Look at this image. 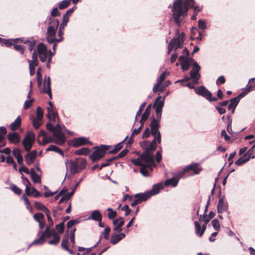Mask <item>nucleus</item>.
Wrapping results in <instances>:
<instances>
[{"mask_svg": "<svg viewBox=\"0 0 255 255\" xmlns=\"http://www.w3.org/2000/svg\"><path fill=\"white\" fill-rule=\"evenodd\" d=\"M126 235L124 233H120L117 235H112L111 239V243L113 245L117 244L123 239L125 238Z\"/></svg>", "mask_w": 255, "mask_h": 255, "instance_id": "obj_31", "label": "nucleus"}, {"mask_svg": "<svg viewBox=\"0 0 255 255\" xmlns=\"http://www.w3.org/2000/svg\"><path fill=\"white\" fill-rule=\"evenodd\" d=\"M160 120L161 119L158 117V118H156L155 119H153L152 120L150 125L151 134L152 135L161 134L159 130Z\"/></svg>", "mask_w": 255, "mask_h": 255, "instance_id": "obj_13", "label": "nucleus"}, {"mask_svg": "<svg viewBox=\"0 0 255 255\" xmlns=\"http://www.w3.org/2000/svg\"><path fill=\"white\" fill-rule=\"evenodd\" d=\"M28 152L25 155L26 163L28 165H30L34 160L36 157L37 152L36 150H33Z\"/></svg>", "mask_w": 255, "mask_h": 255, "instance_id": "obj_23", "label": "nucleus"}, {"mask_svg": "<svg viewBox=\"0 0 255 255\" xmlns=\"http://www.w3.org/2000/svg\"><path fill=\"white\" fill-rule=\"evenodd\" d=\"M73 194H74V191H72L71 192L68 193L66 195H62V197L58 201V203L61 204L64 201H68L69 199H70V198L72 197V196L73 195Z\"/></svg>", "mask_w": 255, "mask_h": 255, "instance_id": "obj_44", "label": "nucleus"}, {"mask_svg": "<svg viewBox=\"0 0 255 255\" xmlns=\"http://www.w3.org/2000/svg\"><path fill=\"white\" fill-rule=\"evenodd\" d=\"M47 21L48 22V26L47 28L51 29L57 30L58 25L59 24V21L57 19L49 16L47 18Z\"/></svg>", "mask_w": 255, "mask_h": 255, "instance_id": "obj_25", "label": "nucleus"}, {"mask_svg": "<svg viewBox=\"0 0 255 255\" xmlns=\"http://www.w3.org/2000/svg\"><path fill=\"white\" fill-rule=\"evenodd\" d=\"M30 175L32 181L35 183H40L41 182V177L38 175L33 168L30 169Z\"/></svg>", "mask_w": 255, "mask_h": 255, "instance_id": "obj_32", "label": "nucleus"}, {"mask_svg": "<svg viewBox=\"0 0 255 255\" xmlns=\"http://www.w3.org/2000/svg\"><path fill=\"white\" fill-rule=\"evenodd\" d=\"M46 151H54V152L59 153V154L61 155L62 156H64L63 151L58 146L54 145H50L46 149Z\"/></svg>", "mask_w": 255, "mask_h": 255, "instance_id": "obj_36", "label": "nucleus"}, {"mask_svg": "<svg viewBox=\"0 0 255 255\" xmlns=\"http://www.w3.org/2000/svg\"><path fill=\"white\" fill-rule=\"evenodd\" d=\"M164 188V185L162 183H159L154 184L152 186L151 190L147 191V193L151 197L152 196L155 195L160 192V191Z\"/></svg>", "mask_w": 255, "mask_h": 255, "instance_id": "obj_19", "label": "nucleus"}, {"mask_svg": "<svg viewBox=\"0 0 255 255\" xmlns=\"http://www.w3.org/2000/svg\"><path fill=\"white\" fill-rule=\"evenodd\" d=\"M44 91L45 93L47 94L50 99L52 98V92L51 89V80L49 77H45V81L43 84Z\"/></svg>", "mask_w": 255, "mask_h": 255, "instance_id": "obj_21", "label": "nucleus"}, {"mask_svg": "<svg viewBox=\"0 0 255 255\" xmlns=\"http://www.w3.org/2000/svg\"><path fill=\"white\" fill-rule=\"evenodd\" d=\"M60 128L56 129L57 135L56 139H55L54 142L58 145H62L66 141L64 133L63 130L66 131V129L64 125H61L59 123Z\"/></svg>", "mask_w": 255, "mask_h": 255, "instance_id": "obj_9", "label": "nucleus"}, {"mask_svg": "<svg viewBox=\"0 0 255 255\" xmlns=\"http://www.w3.org/2000/svg\"><path fill=\"white\" fill-rule=\"evenodd\" d=\"M142 128L140 126L137 128H135L132 132L131 136L129 139L128 142H130L132 140V137L135 135L138 134L141 131Z\"/></svg>", "mask_w": 255, "mask_h": 255, "instance_id": "obj_55", "label": "nucleus"}, {"mask_svg": "<svg viewBox=\"0 0 255 255\" xmlns=\"http://www.w3.org/2000/svg\"><path fill=\"white\" fill-rule=\"evenodd\" d=\"M70 4V0H63L59 3V8L60 9H63L67 7Z\"/></svg>", "mask_w": 255, "mask_h": 255, "instance_id": "obj_49", "label": "nucleus"}, {"mask_svg": "<svg viewBox=\"0 0 255 255\" xmlns=\"http://www.w3.org/2000/svg\"><path fill=\"white\" fill-rule=\"evenodd\" d=\"M113 223L115 226L113 230L117 232H121L122 231V227L124 225L125 221L124 218L121 217L114 220Z\"/></svg>", "mask_w": 255, "mask_h": 255, "instance_id": "obj_20", "label": "nucleus"}, {"mask_svg": "<svg viewBox=\"0 0 255 255\" xmlns=\"http://www.w3.org/2000/svg\"><path fill=\"white\" fill-rule=\"evenodd\" d=\"M46 128L47 130H49L50 131H51L53 133V135L54 138H55V139H56V135H57V132H56V129H58L60 128L59 126V122L56 124V125L54 127L53 125L50 123H48L46 124Z\"/></svg>", "mask_w": 255, "mask_h": 255, "instance_id": "obj_30", "label": "nucleus"}, {"mask_svg": "<svg viewBox=\"0 0 255 255\" xmlns=\"http://www.w3.org/2000/svg\"><path fill=\"white\" fill-rule=\"evenodd\" d=\"M74 160L80 170L85 168L87 164V162L85 159L80 157L77 158Z\"/></svg>", "mask_w": 255, "mask_h": 255, "instance_id": "obj_34", "label": "nucleus"}, {"mask_svg": "<svg viewBox=\"0 0 255 255\" xmlns=\"http://www.w3.org/2000/svg\"><path fill=\"white\" fill-rule=\"evenodd\" d=\"M128 138V136H127L122 141L115 145L114 148L112 150L110 151L109 152L111 153H115L120 150L123 147V143Z\"/></svg>", "mask_w": 255, "mask_h": 255, "instance_id": "obj_39", "label": "nucleus"}, {"mask_svg": "<svg viewBox=\"0 0 255 255\" xmlns=\"http://www.w3.org/2000/svg\"><path fill=\"white\" fill-rule=\"evenodd\" d=\"M192 69L190 71V78L192 80V81L195 84H198V81L201 77L200 71L201 70V66L198 64L197 62H195L192 65Z\"/></svg>", "mask_w": 255, "mask_h": 255, "instance_id": "obj_5", "label": "nucleus"}, {"mask_svg": "<svg viewBox=\"0 0 255 255\" xmlns=\"http://www.w3.org/2000/svg\"><path fill=\"white\" fill-rule=\"evenodd\" d=\"M151 110V105H149L146 108L145 111L141 116V121H146L148 119Z\"/></svg>", "mask_w": 255, "mask_h": 255, "instance_id": "obj_42", "label": "nucleus"}, {"mask_svg": "<svg viewBox=\"0 0 255 255\" xmlns=\"http://www.w3.org/2000/svg\"><path fill=\"white\" fill-rule=\"evenodd\" d=\"M194 225L195 227L196 234L200 237V234L201 233V231L202 230L201 229V226L198 221H195L194 222Z\"/></svg>", "mask_w": 255, "mask_h": 255, "instance_id": "obj_59", "label": "nucleus"}, {"mask_svg": "<svg viewBox=\"0 0 255 255\" xmlns=\"http://www.w3.org/2000/svg\"><path fill=\"white\" fill-rule=\"evenodd\" d=\"M49 234L50 236H47V238H49L52 237L53 239L49 241L48 243L51 245H57L60 241V237L59 235L53 229H50L49 228Z\"/></svg>", "mask_w": 255, "mask_h": 255, "instance_id": "obj_15", "label": "nucleus"}, {"mask_svg": "<svg viewBox=\"0 0 255 255\" xmlns=\"http://www.w3.org/2000/svg\"><path fill=\"white\" fill-rule=\"evenodd\" d=\"M176 38V44L175 48V50H176L177 48H181L183 46V43L184 39L180 38L178 37L175 38Z\"/></svg>", "mask_w": 255, "mask_h": 255, "instance_id": "obj_48", "label": "nucleus"}, {"mask_svg": "<svg viewBox=\"0 0 255 255\" xmlns=\"http://www.w3.org/2000/svg\"><path fill=\"white\" fill-rule=\"evenodd\" d=\"M195 3L194 0H174L172 8L173 17L175 22L180 26L182 20V17H184L187 11L193 7Z\"/></svg>", "mask_w": 255, "mask_h": 255, "instance_id": "obj_1", "label": "nucleus"}, {"mask_svg": "<svg viewBox=\"0 0 255 255\" xmlns=\"http://www.w3.org/2000/svg\"><path fill=\"white\" fill-rule=\"evenodd\" d=\"M87 220H93L94 221H98L102 220V215L100 211L98 210H94L91 215L88 217Z\"/></svg>", "mask_w": 255, "mask_h": 255, "instance_id": "obj_27", "label": "nucleus"}, {"mask_svg": "<svg viewBox=\"0 0 255 255\" xmlns=\"http://www.w3.org/2000/svg\"><path fill=\"white\" fill-rule=\"evenodd\" d=\"M35 207L36 209L43 211L46 209V207L41 203L39 202H35L34 203Z\"/></svg>", "mask_w": 255, "mask_h": 255, "instance_id": "obj_63", "label": "nucleus"}, {"mask_svg": "<svg viewBox=\"0 0 255 255\" xmlns=\"http://www.w3.org/2000/svg\"><path fill=\"white\" fill-rule=\"evenodd\" d=\"M37 81L38 83V85L40 86L41 84V79H42V74H41V68L40 67H38L37 69Z\"/></svg>", "mask_w": 255, "mask_h": 255, "instance_id": "obj_51", "label": "nucleus"}, {"mask_svg": "<svg viewBox=\"0 0 255 255\" xmlns=\"http://www.w3.org/2000/svg\"><path fill=\"white\" fill-rule=\"evenodd\" d=\"M90 150L88 148L83 147L75 151V154L76 155H87L89 153Z\"/></svg>", "mask_w": 255, "mask_h": 255, "instance_id": "obj_43", "label": "nucleus"}, {"mask_svg": "<svg viewBox=\"0 0 255 255\" xmlns=\"http://www.w3.org/2000/svg\"><path fill=\"white\" fill-rule=\"evenodd\" d=\"M200 171L201 169L198 167V164L196 163H193L186 166L182 172H183V175L185 173H187L188 175L192 176L199 174Z\"/></svg>", "mask_w": 255, "mask_h": 255, "instance_id": "obj_10", "label": "nucleus"}, {"mask_svg": "<svg viewBox=\"0 0 255 255\" xmlns=\"http://www.w3.org/2000/svg\"><path fill=\"white\" fill-rule=\"evenodd\" d=\"M183 177V172H180L178 174L171 178L168 179L165 181V185H171L175 187L177 185L180 178Z\"/></svg>", "mask_w": 255, "mask_h": 255, "instance_id": "obj_16", "label": "nucleus"}, {"mask_svg": "<svg viewBox=\"0 0 255 255\" xmlns=\"http://www.w3.org/2000/svg\"><path fill=\"white\" fill-rule=\"evenodd\" d=\"M134 199L139 203H140L143 201H146L147 199L150 198L147 192L144 193H137L134 195Z\"/></svg>", "mask_w": 255, "mask_h": 255, "instance_id": "obj_26", "label": "nucleus"}, {"mask_svg": "<svg viewBox=\"0 0 255 255\" xmlns=\"http://www.w3.org/2000/svg\"><path fill=\"white\" fill-rule=\"evenodd\" d=\"M212 224L214 229L216 230L219 231L220 228V225L219 221L215 219L212 221Z\"/></svg>", "mask_w": 255, "mask_h": 255, "instance_id": "obj_57", "label": "nucleus"}, {"mask_svg": "<svg viewBox=\"0 0 255 255\" xmlns=\"http://www.w3.org/2000/svg\"><path fill=\"white\" fill-rule=\"evenodd\" d=\"M33 217L34 220L38 223L39 222L44 220V216L43 214L38 213L35 214Z\"/></svg>", "mask_w": 255, "mask_h": 255, "instance_id": "obj_53", "label": "nucleus"}, {"mask_svg": "<svg viewBox=\"0 0 255 255\" xmlns=\"http://www.w3.org/2000/svg\"><path fill=\"white\" fill-rule=\"evenodd\" d=\"M49 232V226H46L45 230L42 232L39 238L33 241L30 245V246L34 245L43 244L45 242V238H47V236H50Z\"/></svg>", "mask_w": 255, "mask_h": 255, "instance_id": "obj_14", "label": "nucleus"}, {"mask_svg": "<svg viewBox=\"0 0 255 255\" xmlns=\"http://www.w3.org/2000/svg\"><path fill=\"white\" fill-rule=\"evenodd\" d=\"M12 154L16 158V159L22 157L21 150L19 148L13 149L12 150Z\"/></svg>", "mask_w": 255, "mask_h": 255, "instance_id": "obj_56", "label": "nucleus"}, {"mask_svg": "<svg viewBox=\"0 0 255 255\" xmlns=\"http://www.w3.org/2000/svg\"><path fill=\"white\" fill-rule=\"evenodd\" d=\"M33 127L38 129L42 124V119L34 117L32 119Z\"/></svg>", "mask_w": 255, "mask_h": 255, "instance_id": "obj_40", "label": "nucleus"}, {"mask_svg": "<svg viewBox=\"0 0 255 255\" xmlns=\"http://www.w3.org/2000/svg\"><path fill=\"white\" fill-rule=\"evenodd\" d=\"M10 189L16 194L20 195L21 193V190L14 184L10 186Z\"/></svg>", "mask_w": 255, "mask_h": 255, "instance_id": "obj_52", "label": "nucleus"}, {"mask_svg": "<svg viewBox=\"0 0 255 255\" xmlns=\"http://www.w3.org/2000/svg\"><path fill=\"white\" fill-rule=\"evenodd\" d=\"M56 229L58 230L59 233H63L64 229V222H62L60 224L56 226Z\"/></svg>", "mask_w": 255, "mask_h": 255, "instance_id": "obj_64", "label": "nucleus"}, {"mask_svg": "<svg viewBox=\"0 0 255 255\" xmlns=\"http://www.w3.org/2000/svg\"><path fill=\"white\" fill-rule=\"evenodd\" d=\"M24 43L26 44L28 46V50L30 51H32L35 48L36 45V42L34 40H25Z\"/></svg>", "mask_w": 255, "mask_h": 255, "instance_id": "obj_41", "label": "nucleus"}, {"mask_svg": "<svg viewBox=\"0 0 255 255\" xmlns=\"http://www.w3.org/2000/svg\"><path fill=\"white\" fill-rule=\"evenodd\" d=\"M23 183L25 186V193L27 196H30L32 193L30 192L31 184L29 180L26 178L24 180H23Z\"/></svg>", "mask_w": 255, "mask_h": 255, "instance_id": "obj_37", "label": "nucleus"}, {"mask_svg": "<svg viewBox=\"0 0 255 255\" xmlns=\"http://www.w3.org/2000/svg\"><path fill=\"white\" fill-rule=\"evenodd\" d=\"M7 138L9 141L13 144H16L19 142L20 138L16 132H9L7 135Z\"/></svg>", "mask_w": 255, "mask_h": 255, "instance_id": "obj_28", "label": "nucleus"}, {"mask_svg": "<svg viewBox=\"0 0 255 255\" xmlns=\"http://www.w3.org/2000/svg\"><path fill=\"white\" fill-rule=\"evenodd\" d=\"M37 53L40 61L45 62L48 59V50L47 46L43 43H40L37 46Z\"/></svg>", "mask_w": 255, "mask_h": 255, "instance_id": "obj_8", "label": "nucleus"}, {"mask_svg": "<svg viewBox=\"0 0 255 255\" xmlns=\"http://www.w3.org/2000/svg\"><path fill=\"white\" fill-rule=\"evenodd\" d=\"M33 102H34V99H33V98L30 99L29 100H26L24 102V109L25 110H26V109H28L29 108H30Z\"/></svg>", "mask_w": 255, "mask_h": 255, "instance_id": "obj_61", "label": "nucleus"}, {"mask_svg": "<svg viewBox=\"0 0 255 255\" xmlns=\"http://www.w3.org/2000/svg\"><path fill=\"white\" fill-rule=\"evenodd\" d=\"M55 139H53L50 136L47 134L44 138H43L42 142L39 140H38V143L40 145H45L48 143L54 142Z\"/></svg>", "mask_w": 255, "mask_h": 255, "instance_id": "obj_38", "label": "nucleus"}, {"mask_svg": "<svg viewBox=\"0 0 255 255\" xmlns=\"http://www.w3.org/2000/svg\"><path fill=\"white\" fill-rule=\"evenodd\" d=\"M108 146L105 145L94 147L95 150L90 155V158L93 162L100 159L104 157L106 151L108 150Z\"/></svg>", "mask_w": 255, "mask_h": 255, "instance_id": "obj_3", "label": "nucleus"}, {"mask_svg": "<svg viewBox=\"0 0 255 255\" xmlns=\"http://www.w3.org/2000/svg\"><path fill=\"white\" fill-rule=\"evenodd\" d=\"M35 141V135L32 132L27 133L22 140V144L24 149L27 151H29Z\"/></svg>", "mask_w": 255, "mask_h": 255, "instance_id": "obj_6", "label": "nucleus"}, {"mask_svg": "<svg viewBox=\"0 0 255 255\" xmlns=\"http://www.w3.org/2000/svg\"><path fill=\"white\" fill-rule=\"evenodd\" d=\"M48 105L49 106L47 107V114L46 117L50 121H55L56 118L58 117L56 109L51 101L48 102Z\"/></svg>", "mask_w": 255, "mask_h": 255, "instance_id": "obj_11", "label": "nucleus"}, {"mask_svg": "<svg viewBox=\"0 0 255 255\" xmlns=\"http://www.w3.org/2000/svg\"><path fill=\"white\" fill-rule=\"evenodd\" d=\"M69 21V18L67 16H63L62 21L60 25L59 28L62 29H64L65 27L67 25V24Z\"/></svg>", "mask_w": 255, "mask_h": 255, "instance_id": "obj_54", "label": "nucleus"}, {"mask_svg": "<svg viewBox=\"0 0 255 255\" xmlns=\"http://www.w3.org/2000/svg\"><path fill=\"white\" fill-rule=\"evenodd\" d=\"M240 99H239V97H235L230 100L228 109L229 110H232V114L234 113L235 109L240 102Z\"/></svg>", "mask_w": 255, "mask_h": 255, "instance_id": "obj_29", "label": "nucleus"}, {"mask_svg": "<svg viewBox=\"0 0 255 255\" xmlns=\"http://www.w3.org/2000/svg\"><path fill=\"white\" fill-rule=\"evenodd\" d=\"M165 96H164L163 98L161 96H158L155 100L153 107L155 109L156 113V118L161 119L162 109L164 106V100Z\"/></svg>", "mask_w": 255, "mask_h": 255, "instance_id": "obj_7", "label": "nucleus"}, {"mask_svg": "<svg viewBox=\"0 0 255 255\" xmlns=\"http://www.w3.org/2000/svg\"><path fill=\"white\" fill-rule=\"evenodd\" d=\"M90 143H91V142L88 140V138L85 137L75 138L73 139V145L76 147H78L85 144Z\"/></svg>", "mask_w": 255, "mask_h": 255, "instance_id": "obj_24", "label": "nucleus"}, {"mask_svg": "<svg viewBox=\"0 0 255 255\" xmlns=\"http://www.w3.org/2000/svg\"><path fill=\"white\" fill-rule=\"evenodd\" d=\"M250 144H252V147L249 149L244 154V155L247 158H249V160L250 158H254L255 156L253 155V149L255 147V140L253 141H251L250 142Z\"/></svg>", "mask_w": 255, "mask_h": 255, "instance_id": "obj_33", "label": "nucleus"}, {"mask_svg": "<svg viewBox=\"0 0 255 255\" xmlns=\"http://www.w3.org/2000/svg\"><path fill=\"white\" fill-rule=\"evenodd\" d=\"M169 73L166 71L163 72L161 75L157 78L156 83L153 88V91L154 93L157 92L158 88L160 87L162 82L165 80L167 75H168Z\"/></svg>", "mask_w": 255, "mask_h": 255, "instance_id": "obj_22", "label": "nucleus"}, {"mask_svg": "<svg viewBox=\"0 0 255 255\" xmlns=\"http://www.w3.org/2000/svg\"><path fill=\"white\" fill-rule=\"evenodd\" d=\"M156 147L157 143H155L154 141H151L139 158L131 159V162L136 166H149L152 169V167H155L156 166L152 152L156 149Z\"/></svg>", "mask_w": 255, "mask_h": 255, "instance_id": "obj_2", "label": "nucleus"}, {"mask_svg": "<svg viewBox=\"0 0 255 255\" xmlns=\"http://www.w3.org/2000/svg\"><path fill=\"white\" fill-rule=\"evenodd\" d=\"M107 211L109 212L108 217L109 219H113L117 216V212L116 211H114L112 208H108Z\"/></svg>", "mask_w": 255, "mask_h": 255, "instance_id": "obj_50", "label": "nucleus"}, {"mask_svg": "<svg viewBox=\"0 0 255 255\" xmlns=\"http://www.w3.org/2000/svg\"><path fill=\"white\" fill-rule=\"evenodd\" d=\"M21 125V119L19 116L17 117L15 121L10 125L11 130H14L17 129Z\"/></svg>", "mask_w": 255, "mask_h": 255, "instance_id": "obj_35", "label": "nucleus"}, {"mask_svg": "<svg viewBox=\"0 0 255 255\" xmlns=\"http://www.w3.org/2000/svg\"><path fill=\"white\" fill-rule=\"evenodd\" d=\"M228 206L227 202L225 200L224 196H222L219 199L217 206L218 213L221 214L228 210Z\"/></svg>", "mask_w": 255, "mask_h": 255, "instance_id": "obj_17", "label": "nucleus"}, {"mask_svg": "<svg viewBox=\"0 0 255 255\" xmlns=\"http://www.w3.org/2000/svg\"><path fill=\"white\" fill-rule=\"evenodd\" d=\"M176 44V38H174L172 39L168 45L167 54H169L172 49L175 48Z\"/></svg>", "mask_w": 255, "mask_h": 255, "instance_id": "obj_45", "label": "nucleus"}, {"mask_svg": "<svg viewBox=\"0 0 255 255\" xmlns=\"http://www.w3.org/2000/svg\"><path fill=\"white\" fill-rule=\"evenodd\" d=\"M27 61L29 63V68H33L35 69V67L38 65V60H32L28 59Z\"/></svg>", "mask_w": 255, "mask_h": 255, "instance_id": "obj_62", "label": "nucleus"}, {"mask_svg": "<svg viewBox=\"0 0 255 255\" xmlns=\"http://www.w3.org/2000/svg\"><path fill=\"white\" fill-rule=\"evenodd\" d=\"M141 166V168L140 169V173L143 176H144L145 177L149 176V174L148 171L146 170V167H148L150 169L151 171L152 170L153 167H152V169H151L149 166Z\"/></svg>", "mask_w": 255, "mask_h": 255, "instance_id": "obj_46", "label": "nucleus"}, {"mask_svg": "<svg viewBox=\"0 0 255 255\" xmlns=\"http://www.w3.org/2000/svg\"><path fill=\"white\" fill-rule=\"evenodd\" d=\"M57 30L51 29L47 28L46 34V39L48 43H53L54 42H59L62 41V39L56 38V34Z\"/></svg>", "mask_w": 255, "mask_h": 255, "instance_id": "obj_12", "label": "nucleus"}, {"mask_svg": "<svg viewBox=\"0 0 255 255\" xmlns=\"http://www.w3.org/2000/svg\"><path fill=\"white\" fill-rule=\"evenodd\" d=\"M249 161V158H247L244 155L235 162V164L238 166L242 165Z\"/></svg>", "mask_w": 255, "mask_h": 255, "instance_id": "obj_47", "label": "nucleus"}, {"mask_svg": "<svg viewBox=\"0 0 255 255\" xmlns=\"http://www.w3.org/2000/svg\"><path fill=\"white\" fill-rule=\"evenodd\" d=\"M180 64L183 71L187 70L190 66V63H189V60L182 62Z\"/></svg>", "mask_w": 255, "mask_h": 255, "instance_id": "obj_60", "label": "nucleus"}, {"mask_svg": "<svg viewBox=\"0 0 255 255\" xmlns=\"http://www.w3.org/2000/svg\"><path fill=\"white\" fill-rule=\"evenodd\" d=\"M195 93L208 100L209 102L217 101L218 99L216 97L212 98V93L204 86H200L198 88H194Z\"/></svg>", "mask_w": 255, "mask_h": 255, "instance_id": "obj_4", "label": "nucleus"}, {"mask_svg": "<svg viewBox=\"0 0 255 255\" xmlns=\"http://www.w3.org/2000/svg\"><path fill=\"white\" fill-rule=\"evenodd\" d=\"M198 27L201 30H204L207 28V24L205 21L200 19L198 20Z\"/></svg>", "mask_w": 255, "mask_h": 255, "instance_id": "obj_58", "label": "nucleus"}, {"mask_svg": "<svg viewBox=\"0 0 255 255\" xmlns=\"http://www.w3.org/2000/svg\"><path fill=\"white\" fill-rule=\"evenodd\" d=\"M65 164L66 165L67 169L69 167L70 172L72 174H74L80 170L74 160H68L65 162Z\"/></svg>", "mask_w": 255, "mask_h": 255, "instance_id": "obj_18", "label": "nucleus"}]
</instances>
